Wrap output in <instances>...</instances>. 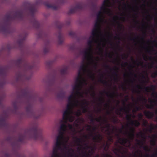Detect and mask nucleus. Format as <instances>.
<instances>
[{
	"label": "nucleus",
	"instance_id": "1",
	"mask_svg": "<svg viewBox=\"0 0 157 157\" xmlns=\"http://www.w3.org/2000/svg\"><path fill=\"white\" fill-rule=\"evenodd\" d=\"M76 82L78 85L76 84L73 88L71 94L68 97L67 110L63 113V119L60 122L61 126L59 132L54 141L53 147V154L55 157L57 156V152L62 147L64 148L66 147V145L65 144L66 141H64L63 134L61 132L67 131L68 129L71 131H74L75 129V128L74 126L69 125L68 126H66L65 125V123L67 121L71 122L74 120V114L71 110V109L75 106H78L80 108L79 110L75 113L77 116L80 115L82 111L84 112L86 111L85 107L87 104L86 101H83L80 102L77 100V98L79 96H83V94L78 93V90L82 85L86 84V81H76Z\"/></svg>",
	"mask_w": 157,
	"mask_h": 157
},
{
	"label": "nucleus",
	"instance_id": "2",
	"mask_svg": "<svg viewBox=\"0 0 157 157\" xmlns=\"http://www.w3.org/2000/svg\"><path fill=\"white\" fill-rule=\"evenodd\" d=\"M110 6V3L109 0H105L101 8V11L103 13L98 16L95 24V26L98 28H99L101 25L103 21V14L106 13L109 15H110L112 13L111 10L108 8V7Z\"/></svg>",
	"mask_w": 157,
	"mask_h": 157
},
{
	"label": "nucleus",
	"instance_id": "3",
	"mask_svg": "<svg viewBox=\"0 0 157 157\" xmlns=\"http://www.w3.org/2000/svg\"><path fill=\"white\" fill-rule=\"evenodd\" d=\"M88 43L90 45V47L82 53L83 56V64H84V63H86L87 65H91L95 66L97 61L96 60H94V59L92 55V50L90 42H89Z\"/></svg>",
	"mask_w": 157,
	"mask_h": 157
},
{
	"label": "nucleus",
	"instance_id": "4",
	"mask_svg": "<svg viewBox=\"0 0 157 157\" xmlns=\"http://www.w3.org/2000/svg\"><path fill=\"white\" fill-rule=\"evenodd\" d=\"M98 38V40L96 42L98 44V47L101 49L105 47L106 43V40L104 37H100Z\"/></svg>",
	"mask_w": 157,
	"mask_h": 157
},
{
	"label": "nucleus",
	"instance_id": "5",
	"mask_svg": "<svg viewBox=\"0 0 157 157\" xmlns=\"http://www.w3.org/2000/svg\"><path fill=\"white\" fill-rule=\"evenodd\" d=\"M93 33L92 37V38L91 37H90V38L92 40V41H93L94 40V36H95V35H96V33H94V32H93V33Z\"/></svg>",
	"mask_w": 157,
	"mask_h": 157
},
{
	"label": "nucleus",
	"instance_id": "6",
	"mask_svg": "<svg viewBox=\"0 0 157 157\" xmlns=\"http://www.w3.org/2000/svg\"><path fill=\"white\" fill-rule=\"evenodd\" d=\"M89 78H91V79H93L94 78V76L91 75H89Z\"/></svg>",
	"mask_w": 157,
	"mask_h": 157
},
{
	"label": "nucleus",
	"instance_id": "7",
	"mask_svg": "<svg viewBox=\"0 0 157 157\" xmlns=\"http://www.w3.org/2000/svg\"><path fill=\"white\" fill-rule=\"evenodd\" d=\"M85 68H83V71H85Z\"/></svg>",
	"mask_w": 157,
	"mask_h": 157
},
{
	"label": "nucleus",
	"instance_id": "8",
	"mask_svg": "<svg viewBox=\"0 0 157 157\" xmlns=\"http://www.w3.org/2000/svg\"><path fill=\"white\" fill-rule=\"evenodd\" d=\"M113 19V20L115 21L116 20V19L115 18H114Z\"/></svg>",
	"mask_w": 157,
	"mask_h": 157
}]
</instances>
